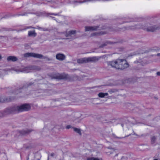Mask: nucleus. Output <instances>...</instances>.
<instances>
[{"label": "nucleus", "instance_id": "22", "mask_svg": "<svg viewBox=\"0 0 160 160\" xmlns=\"http://www.w3.org/2000/svg\"><path fill=\"white\" fill-rule=\"evenodd\" d=\"M19 92V91H18V90L15 92V93H16V94H18Z\"/></svg>", "mask_w": 160, "mask_h": 160}, {"label": "nucleus", "instance_id": "6", "mask_svg": "<svg viewBox=\"0 0 160 160\" xmlns=\"http://www.w3.org/2000/svg\"><path fill=\"white\" fill-rule=\"evenodd\" d=\"M144 29L148 31L154 32L158 29V27L155 26H148L147 28H144Z\"/></svg>", "mask_w": 160, "mask_h": 160}, {"label": "nucleus", "instance_id": "24", "mask_svg": "<svg viewBox=\"0 0 160 160\" xmlns=\"http://www.w3.org/2000/svg\"><path fill=\"white\" fill-rule=\"evenodd\" d=\"M32 28L31 27H30L27 28V29H28V28Z\"/></svg>", "mask_w": 160, "mask_h": 160}, {"label": "nucleus", "instance_id": "9", "mask_svg": "<svg viewBox=\"0 0 160 160\" xmlns=\"http://www.w3.org/2000/svg\"><path fill=\"white\" fill-rule=\"evenodd\" d=\"M56 58L59 60H63L65 58V56L63 54L59 53L56 55Z\"/></svg>", "mask_w": 160, "mask_h": 160}, {"label": "nucleus", "instance_id": "25", "mask_svg": "<svg viewBox=\"0 0 160 160\" xmlns=\"http://www.w3.org/2000/svg\"><path fill=\"white\" fill-rule=\"evenodd\" d=\"M52 14L54 15H58V14Z\"/></svg>", "mask_w": 160, "mask_h": 160}, {"label": "nucleus", "instance_id": "2", "mask_svg": "<svg viewBox=\"0 0 160 160\" xmlns=\"http://www.w3.org/2000/svg\"><path fill=\"white\" fill-rule=\"evenodd\" d=\"M31 107L29 104H24L20 106H18L12 108L13 112H22L27 111L30 109Z\"/></svg>", "mask_w": 160, "mask_h": 160}, {"label": "nucleus", "instance_id": "19", "mask_svg": "<svg viewBox=\"0 0 160 160\" xmlns=\"http://www.w3.org/2000/svg\"><path fill=\"white\" fill-rule=\"evenodd\" d=\"M156 140V138L154 136H153V137H152V138H151V143L152 144H154Z\"/></svg>", "mask_w": 160, "mask_h": 160}, {"label": "nucleus", "instance_id": "15", "mask_svg": "<svg viewBox=\"0 0 160 160\" xmlns=\"http://www.w3.org/2000/svg\"><path fill=\"white\" fill-rule=\"evenodd\" d=\"M28 34L29 36H36V33L34 30L32 31H29L28 32Z\"/></svg>", "mask_w": 160, "mask_h": 160}, {"label": "nucleus", "instance_id": "21", "mask_svg": "<svg viewBox=\"0 0 160 160\" xmlns=\"http://www.w3.org/2000/svg\"><path fill=\"white\" fill-rule=\"evenodd\" d=\"M157 75L158 76H160V72H158L157 73Z\"/></svg>", "mask_w": 160, "mask_h": 160}, {"label": "nucleus", "instance_id": "12", "mask_svg": "<svg viewBox=\"0 0 160 160\" xmlns=\"http://www.w3.org/2000/svg\"><path fill=\"white\" fill-rule=\"evenodd\" d=\"M67 78L66 76H64L62 75L59 74H58L56 77H55V78L58 79H64Z\"/></svg>", "mask_w": 160, "mask_h": 160}, {"label": "nucleus", "instance_id": "10", "mask_svg": "<svg viewBox=\"0 0 160 160\" xmlns=\"http://www.w3.org/2000/svg\"><path fill=\"white\" fill-rule=\"evenodd\" d=\"M7 60L8 61H12L15 62L17 61L18 59L16 57L14 56H10L7 58Z\"/></svg>", "mask_w": 160, "mask_h": 160}, {"label": "nucleus", "instance_id": "4", "mask_svg": "<svg viewBox=\"0 0 160 160\" xmlns=\"http://www.w3.org/2000/svg\"><path fill=\"white\" fill-rule=\"evenodd\" d=\"M39 70V68L36 66H31L28 67H25L20 69V72L24 73H28L31 72V70Z\"/></svg>", "mask_w": 160, "mask_h": 160}, {"label": "nucleus", "instance_id": "1", "mask_svg": "<svg viewBox=\"0 0 160 160\" xmlns=\"http://www.w3.org/2000/svg\"><path fill=\"white\" fill-rule=\"evenodd\" d=\"M109 66L118 69H123L128 67L126 61L124 59H118L108 62Z\"/></svg>", "mask_w": 160, "mask_h": 160}, {"label": "nucleus", "instance_id": "27", "mask_svg": "<svg viewBox=\"0 0 160 160\" xmlns=\"http://www.w3.org/2000/svg\"><path fill=\"white\" fill-rule=\"evenodd\" d=\"M155 98L156 99H158V98L156 97H155Z\"/></svg>", "mask_w": 160, "mask_h": 160}, {"label": "nucleus", "instance_id": "17", "mask_svg": "<svg viewBox=\"0 0 160 160\" xmlns=\"http://www.w3.org/2000/svg\"><path fill=\"white\" fill-rule=\"evenodd\" d=\"M87 160H102L101 158H98L94 157H88L87 158Z\"/></svg>", "mask_w": 160, "mask_h": 160}, {"label": "nucleus", "instance_id": "28", "mask_svg": "<svg viewBox=\"0 0 160 160\" xmlns=\"http://www.w3.org/2000/svg\"><path fill=\"white\" fill-rule=\"evenodd\" d=\"M131 28V29H134V28Z\"/></svg>", "mask_w": 160, "mask_h": 160}, {"label": "nucleus", "instance_id": "16", "mask_svg": "<svg viewBox=\"0 0 160 160\" xmlns=\"http://www.w3.org/2000/svg\"><path fill=\"white\" fill-rule=\"evenodd\" d=\"M159 157V153L157 154L155 156L153 157V160H160Z\"/></svg>", "mask_w": 160, "mask_h": 160}, {"label": "nucleus", "instance_id": "5", "mask_svg": "<svg viewBox=\"0 0 160 160\" xmlns=\"http://www.w3.org/2000/svg\"><path fill=\"white\" fill-rule=\"evenodd\" d=\"M25 57H32L34 58H47V57H43V56L40 54L36 53H27L24 54Z\"/></svg>", "mask_w": 160, "mask_h": 160}, {"label": "nucleus", "instance_id": "3", "mask_svg": "<svg viewBox=\"0 0 160 160\" xmlns=\"http://www.w3.org/2000/svg\"><path fill=\"white\" fill-rule=\"evenodd\" d=\"M98 59V58L96 57L85 58L78 59L77 62L79 63H83L89 62H95Z\"/></svg>", "mask_w": 160, "mask_h": 160}, {"label": "nucleus", "instance_id": "8", "mask_svg": "<svg viewBox=\"0 0 160 160\" xmlns=\"http://www.w3.org/2000/svg\"><path fill=\"white\" fill-rule=\"evenodd\" d=\"M98 27H85V31H95L97 30Z\"/></svg>", "mask_w": 160, "mask_h": 160}, {"label": "nucleus", "instance_id": "20", "mask_svg": "<svg viewBox=\"0 0 160 160\" xmlns=\"http://www.w3.org/2000/svg\"><path fill=\"white\" fill-rule=\"evenodd\" d=\"M71 128V126L70 125H68L66 127V128L67 129H69V128Z\"/></svg>", "mask_w": 160, "mask_h": 160}, {"label": "nucleus", "instance_id": "23", "mask_svg": "<svg viewBox=\"0 0 160 160\" xmlns=\"http://www.w3.org/2000/svg\"><path fill=\"white\" fill-rule=\"evenodd\" d=\"M157 56H160V53H158L157 54Z\"/></svg>", "mask_w": 160, "mask_h": 160}, {"label": "nucleus", "instance_id": "11", "mask_svg": "<svg viewBox=\"0 0 160 160\" xmlns=\"http://www.w3.org/2000/svg\"><path fill=\"white\" fill-rule=\"evenodd\" d=\"M91 1V0H84L83 1H74V4L75 5H78L79 4L82 3L84 2H89V1Z\"/></svg>", "mask_w": 160, "mask_h": 160}, {"label": "nucleus", "instance_id": "7", "mask_svg": "<svg viewBox=\"0 0 160 160\" xmlns=\"http://www.w3.org/2000/svg\"><path fill=\"white\" fill-rule=\"evenodd\" d=\"M76 32V31L75 30L71 31L69 32L68 33H64V34L66 37L68 38V39L71 38L70 37H72L74 36V34Z\"/></svg>", "mask_w": 160, "mask_h": 160}, {"label": "nucleus", "instance_id": "14", "mask_svg": "<svg viewBox=\"0 0 160 160\" xmlns=\"http://www.w3.org/2000/svg\"><path fill=\"white\" fill-rule=\"evenodd\" d=\"M105 33V32H104L102 31L100 32L99 33H94L93 34H92V36H98V35H102Z\"/></svg>", "mask_w": 160, "mask_h": 160}, {"label": "nucleus", "instance_id": "13", "mask_svg": "<svg viewBox=\"0 0 160 160\" xmlns=\"http://www.w3.org/2000/svg\"><path fill=\"white\" fill-rule=\"evenodd\" d=\"M108 95V93L100 92L98 94V96L100 98H104L105 96H107Z\"/></svg>", "mask_w": 160, "mask_h": 160}, {"label": "nucleus", "instance_id": "26", "mask_svg": "<svg viewBox=\"0 0 160 160\" xmlns=\"http://www.w3.org/2000/svg\"><path fill=\"white\" fill-rule=\"evenodd\" d=\"M30 132V131H29V132H28H28H25V133H28V132Z\"/></svg>", "mask_w": 160, "mask_h": 160}, {"label": "nucleus", "instance_id": "18", "mask_svg": "<svg viewBox=\"0 0 160 160\" xmlns=\"http://www.w3.org/2000/svg\"><path fill=\"white\" fill-rule=\"evenodd\" d=\"M73 130L75 132H77L79 135H81V130L79 129L76 128H73Z\"/></svg>", "mask_w": 160, "mask_h": 160}, {"label": "nucleus", "instance_id": "29", "mask_svg": "<svg viewBox=\"0 0 160 160\" xmlns=\"http://www.w3.org/2000/svg\"><path fill=\"white\" fill-rule=\"evenodd\" d=\"M159 154H160V157H159V158H160V153H159Z\"/></svg>", "mask_w": 160, "mask_h": 160}]
</instances>
